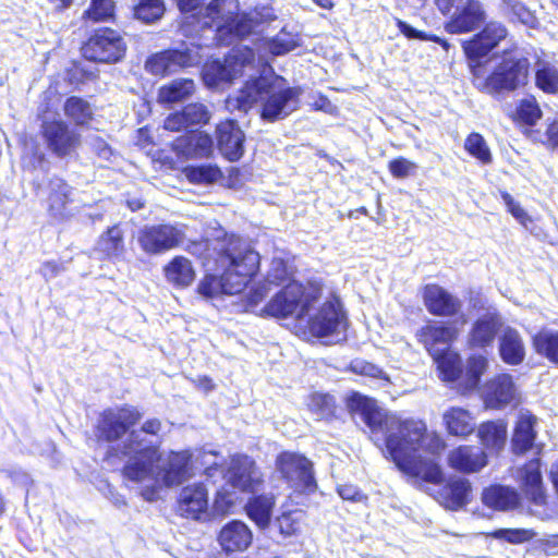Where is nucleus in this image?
<instances>
[{"instance_id":"1","label":"nucleus","mask_w":558,"mask_h":558,"mask_svg":"<svg viewBox=\"0 0 558 558\" xmlns=\"http://www.w3.org/2000/svg\"><path fill=\"white\" fill-rule=\"evenodd\" d=\"M347 408L355 422L369 428L378 447L385 445L400 471L427 483L442 482L444 473L435 457L444 450L445 442L436 433L427 432L423 421L403 420L359 392L347 398Z\"/></svg>"},{"instance_id":"2","label":"nucleus","mask_w":558,"mask_h":558,"mask_svg":"<svg viewBox=\"0 0 558 558\" xmlns=\"http://www.w3.org/2000/svg\"><path fill=\"white\" fill-rule=\"evenodd\" d=\"M206 274L197 292L206 299L242 292L259 267V253L252 246H190Z\"/></svg>"},{"instance_id":"3","label":"nucleus","mask_w":558,"mask_h":558,"mask_svg":"<svg viewBox=\"0 0 558 558\" xmlns=\"http://www.w3.org/2000/svg\"><path fill=\"white\" fill-rule=\"evenodd\" d=\"M280 76H258L248 80L234 97L227 101L229 108L246 113L256 102L263 101L260 118L266 122L286 119L299 107L300 87H282Z\"/></svg>"},{"instance_id":"4","label":"nucleus","mask_w":558,"mask_h":558,"mask_svg":"<svg viewBox=\"0 0 558 558\" xmlns=\"http://www.w3.org/2000/svg\"><path fill=\"white\" fill-rule=\"evenodd\" d=\"M161 427L158 418L147 420L141 428L132 429L118 446V452L128 458L123 475L129 481H149L153 484L156 482L155 463L160 460Z\"/></svg>"},{"instance_id":"5","label":"nucleus","mask_w":558,"mask_h":558,"mask_svg":"<svg viewBox=\"0 0 558 558\" xmlns=\"http://www.w3.org/2000/svg\"><path fill=\"white\" fill-rule=\"evenodd\" d=\"M531 62L521 48L504 50L481 89L496 97L515 92L529 83Z\"/></svg>"},{"instance_id":"6","label":"nucleus","mask_w":558,"mask_h":558,"mask_svg":"<svg viewBox=\"0 0 558 558\" xmlns=\"http://www.w3.org/2000/svg\"><path fill=\"white\" fill-rule=\"evenodd\" d=\"M507 35L508 31L504 24L492 21L486 23L483 29L470 40L463 41L462 48L473 76L478 77L481 75L489 53Z\"/></svg>"},{"instance_id":"7","label":"nucleus","mask_w":558,"mask_h":558,"mask_svg":"<svg viewBox=\"0 0 558 558\" xmlns=\"http://www.w3.org/2000/svg\"><path fill=\"white\" fill-rule=\"evenodd\" d=\"M82 56L96 63H117L126 53V43L120 32L110 27H100L93 32L83 44Z\"/></svg>"},{"instance_id":"8","label":"nucleus","mask_w":558,"mask_h":558,"mask_svg":"<svg viewBox=\"0 0 558 558\" xmlns=\"http://www.w3.org/2000/svg\"><path fill=\"white\" fill-rule=\"evenodd\" d=\"M192 457L190 450L171 451L167 461L160 468L155 464L156 482L154 484L149 481L138 482L145 484L141 490V496L147 501H154L158 497L160 483L166 486L183 483L190 476Z\"/></svg>"},{"instance_id":"9","label":"nucleus","mask_w":558,"mask_h":558,"mask_svg":"<svg viewBox=\"0 0 558 558\" xmlns=\"http://www.w3.org/2000/svg\"><path fill=\"white\" fill-rule=\"evenodd\" d=\"M255 61V52L252 48L244 46L233 49L222 60L215 59L206 63L202 71L205 85L216 88L222 83H231L242 73L245 65Z\"/></svg>"},{"instance_id":"10","label":"nucleus","mask_w":558,"mask_h":558,"mask_svg":"<svg viewBox=\"0 0 558 558\" xmlns=\"http://www.w3.org/2000/svg\"><path fill=\"white\" fill-rule=\"evenodd\" d=\"M201 62L199 48L183 44L180 48H170L149 56L145 61V70L153 75L165 76L196 66Z\"/></svg>"},{"instance_id":"11","label":"nucleus","mask_w":558,"mask_h":558,"mask_svg":"<svg viewBox=\"0 0 558 558\" xmlns=\"http://www.w3.org/2000/svg\"><path fill=\"white\" fill-rule=\"evenodd\" d=\"M310 299L302 283L292 281L283 286L260 310V316L287 318L296 314L298 318L308 313Z\"/></svg>"},{"instance_id":"12","label":"nucleus","mask_w":558,"mask_h":558,"mask_svg":"<svg viewBox=\"0 0 558 558\" xmlns=\"http://www.w3.org/2000/svg\"><path fill=\"white\" fill-rule=\"evenodd\" d=\"M141 418L140 411L131 405L106 409L97 423V437L107 442L117 441Z\"/></svg>"},{"instance_id":"13","label":"nucleus","mask_w":558,"mask_h":558,"mask_svg":"<svg viewBox=\"0 0 558 558\" xmlns=\"http://www.w3.org/2000/svg\"><path fill=\"white\" fill-rule=\"evenodd\" d=\"M276 468L295 490L310 493L316 488L312 463L304 456L281 452L276 459Z\"/></svg>"},{"instance_id":"14","label":"nucleus","mask_w":558,"mask_h":558,"mask_svg":"<svg viewBox=\"0 0 558 558\" xmlns=\"http://www.w3.org/2000/svg\"><path fill=\"white\" fill-rule=\"evenodd\" d=\"M257 17L258 13H241L228 16L221 24L217 25L216 40L220 46H230L251 35L263 22L276 19L271 10Z\"/></svg>"},{"instance_id":"15","label":"nucleus","mask_w":558,"mask_h":558,"mask_svg":"<svg viewBox=\"0 0 558 558\" xmlns=\"http://www.w3.org/2000/svg\"><path fill=\"white\" fill-rule=\"evenodd\" d=\"M41 135L47 148L59 158L71 155L80 144V134L61 119L44 120Z\"/></svg>"},{"instance_id":"16","label":"nucleus","mask_w":558,"mask_h":558,"mask_svg":"<svg viewBox=\"0 0 558 558\" xmlns=\"http://www.w3.org/2000/svg\"><path fill=\"white\" fill-rule=\"evenodd\" d=\"M486 17L482 1L464 0L451 12L444 27L447 33L454 35L472 33L485 23Z\"/></svg>"},{"instance_id":"17","label":"nucleus","mask_w":558,"mask_h":558,"mask_svg":"<svg viewBox=\"0 0 558 558\" xmlns=\"http://www.w3.org/2000/svg\"><path fill=\"white\" fill-rule=\"evenodd\" d=\"M308 332L315 338L339 336L345 329V317L332 302L323 304L307 320Z\"/></svg>"},{"instance_id":"18","label":"nucleus","mask_w":558,"mask_h":558,"mask_svg":"<svg viewBox=\"0 0 558 558\" xmlns=\"http://www.w3.org/2000/svg\"><path fill=\"white\" fill-rule=\"evenodd\" d=\"M217 147L229 161H238L244 154L245 134L235 120H226L216 126Z\"/></svg>"},{"instance_id":"19","label":"nucleus","mask_w":558,"mask_h":558,"mask_svg":"<svg viewBox=\"0 0 558 558\" xmlns=\"http://www.w3.org/2000/svg\"><path fill=\"white\" fill-rule=\"evenodd\" d=\"M225 476L231 486L242 492L253 490L260 481L255 462L244 454L231 458Z\"/></svg>"},{"instance_id":"20","label":"nucleus","mask_w":558,"mask_h":558,"mask_svg":"<svg viewBox=\"0 0 558 558\" xmlns=\"http://www.w3.org/2000/svg\"><path fill=\"white\" fill-rule=\"evenodd\" d=\"M213 137L202 131H191L177 137L173 142V150L178 156L187 159L209 158L214 153Z\"/></svg>"},{"instance_id":"21","label":"nucleus","mask_w":558,"mask_h":558,"mask_svg":"<svg viewBox=\"0 0 558 558\" xmlns=\"http://www.w3.org/2000/svg\"><path fill=\"white\" fill-rule=\"evenodd\" d=\"M208 492L204 484L187 485L182 488L178 499L180 515L193 520H201L207 514Z\"/></svg>"},{"instance_id":"22","label":"nucleus","mask_w":558,"mask_h":558,"mask_svg":"<svg viewBox=\"0 0 558 558\" xmlns=\"http://www.w3.org/2000/svg\"><path fill=\"white\" fill-rule=\"evenodd\" d=\"M483 398L486 407L490 409H501L510 404L517 398L512 376L500 374L490 379L484 388Z\"/></svg>"},{"instance_id":"23","label":"nucleus","mask_w":558,"mask_h":558,"mask_svg":"<svg viewBox=\"0 0 558 558\" xmlns=\"http://www.w3.org/2000/svg\"><path fill=\"white\" fill-rule=\"evenodd\" d=\"M470 492V482L466 478L454 476L435 492L434 498L446 509L457 511L469 504Z\"/></svg>"},{"instance_id":"24","label":"nucleus","mask_w":558,"mask_h":558,"mask_svg":"<svg viewBox=\"0 0 558 558\" xmlns=\"http://www.w3.org/2000/svg\"><path fill=\"white\" fill-rule=\"evenodd\" d=\"M47 190L50 215L56 219H65L69 215L68 205L74 201L75 189L64 179L53 175L48 181Z\"/></svg>"},{"instance_id":"25","label":"nucleus","mask_w":558,"mask_h":558,"mask_svg":"<svg viewBox=\"0 0 558 558\" xmlns=\"http://www.w3.org/2000/svg\"><path fill=\"white\" fill-rule=\"evenodd\" d=\"M451 469L465 474L477 473L487 464V454L475 446H460L448 454Z\"/></svg>"},{"instance_id":"26","label":"nucleus","mask_w":558,"mask_h":558,"mask_svg":"<svg viewBox=\"0 0 558 558\" xmlns=\"http://www.w3.org/2000/svg\"><path fill=\"white\" fill-rule=\"evenodd\" d=\"M502 329V319L497 312H487L473 324L469 333V344L472 348L490 347L497 332Z\"/></svg>"},{"instance_id":"27","label":"nucleus","mask_w":558,"mask_h":558,"mask_svg":"<svg viewBox=\"0 0 558 558\" xmlns=\"http://www.w3.org/2000/svg\"><path fill=\"white\" fill-rule=\"evenodd\" d=\"M253 534L250 527L242 521L228 522L218 535V542L226 553L244 551L252 544Z\"/></svg>"},{"instance_id":"28","label":"nucleus","mask_w":558,"mask_h":558,"mask_svg":"<svg viewBox=\"0 0 558 558\" xmlns=\"http://www.w3.org/2000/svg\"><path fill=\"white\" fill-rule=\"evenodd\" d=\"M518 480L526 497L535 505L545 501L539 459H532L518 470Z\"/></svg>"},{"instance_id":"29","label":"nucleus","mask_w":558,"mask_h":558,"mask_svg":"<svg viewBox=\"0 0 558 558\" xmlns=\"http://www.w3.org/2000/svg\"><path fill=\"white\" fill-rule=\"evenodd\" d=\"M209 118L210 114L206 106L198 102L190 104L167 117L163 128L171 132H180L190 126L206 124Z\"/></svg>"},{"instance_id":"30","label":"nucleus","mask_w":558,"mask_h":558,"mask_svg":"<svg viewBox=\"0 0 558 558\" xmlns=\"http://www.w3.org/2000/svg\"><path fill=\"white\" fill-rule=\"evenodd\" d=\"M424 303L428 312L437 316H453L462 305L459 299L436 284L425 287Z\"/></svg>"},{"instance_id":"31","label":"nucleus","mask_w":558,"mask_h":558,"mask_svg":"<svg viewBox=\"0 0 558 558\" xmlns=\"http://www.w3.org/2000/svg\"><path fill=\"white\" fill-rule=\"evenodd\" d=\"M498 351L508 365H519L525 357V347L521 335L512 327H505L498 338Z\"/></svg>"},{"instance_id":"32","label":"nucleus","mask_w":558,"mask_h":558,"mask_svg":"<svg viewBox=\"0 0 558 558\" xmlns=\"http://www.w3.org/2000/svg\"><path fill=\"white\" fill-rule=\"evenodd\" d=\"M537 417L527 410H521L511 439L513 452L521 454L532 449L535 438Z\"/></svg>"},{"instance_id":"33","label":"nucleus","mask_w":558,"mask_h":558,"mask_svg":"<svg viewBox=\"0 0 558 558\" xmlns=\"http://www.w3.org/2000/svg\"><path fill=\"white\" fill-rule=\"evenodd\" d=\"M418 339L434 357L448 351L454 330L445 325H427L418 331Z\"/></svg>"},{"instance_id":"34","label":"nucleus","mask_w":558,"mask_h":558,"mask_svg":"<svg viewBox=\"0 0 558 558\" xmlns=\"http://www.w3.org/2000/svg\"><path fill=\"white\" fill-rule=\"evenodd\" d=\"M482 500L485 506L498 510L508 511L520 504L518 493L508 486L493 485L484 489Z\"/></svg>"},{"instance_id":"35","label":"nucleus","mask_w":558,"mask_h":558,"mask_svg":"<svg viewBox=\"0 0 558 558\" xmlns=\"http://www.w3.org/2000/svg\"><path fill=\"white\" fill-rule=\"evenodd\" d=\"M140 244H181L183 233L171 225L145 227L141 231Z\"/></svg>"},{"instance_id":"36","label":"nucleus","mask_w":558,"mask_h":558,"mask_svg":"<svg viewBox=\"0 0 558 558\" xmlns=\"http://www.w3.org/2000/svg\"><path fill=\"white\" fill-rule=\"evenodd\" d=\"M449 434L454 436H468L473 433L475 422L469 411L462 408H451L442 415Z\"/></svg>"},{"instance_id":"37","label":"nucleus","mask_w":558,"mask_h":558,"mask_svg":"<svg viewBox=\"0 0 558 558\" xmlns=\"http://www.w3.org/2000/svg\"><path fill=\"white\" fill-rule=\"evenodd\" d=\"M195 92L192 78H177L160 87L158 98L162 104H175L189 99Z\"/></svg>"},{"instance_id":"38","label":"nucleus","mask_w":558,"mask_h":558,"mask_svg":"<svg viewBox=\"0 0 558 558\" xmlns=\"http://www.w3.org/2000/svg\"><path fill=\"white\" fill-rule=\"evenodd\" d=\"M165 274L167 280L179 288L189 287L195 278V271L191 262L181 256L173 258L165 267Z\"/></svg>"},{"instance_id":"39","label":"nucleus","mask_w":558,"mask_h":558,"mask_svg":"<svg viewBox=\"0 0 558 558\" xmlns=\"http://www.w3.org/2000/svg\"><path fill=\"white\" fill-rule=\"evenodd\" d=\"M275 506L272 495H259L250 499L245 509L247 515L262 529L268 526Z\"/></svg>"},{"instance_id":"40","label":"nucleus","mask_w":558,"mask_h":558,"mask_svg":"<svg viewBox=\"0 0 558 558\" xmlns=\"http://www.w3.org/2000/svg\"><path fill=\"white\" fill-rule=\"evenodd\" d=\"M478 436L486 448L498 451L505 446L507 425L502 421L486 422L480 426Z\"/></svg>"},{"instance_id":"41","label":"nucleus","mask_w":558,"mask_h":558,"mask_svg":"<svg viewBox=\"0 0 558 558\" xmlns=\"http://www.w3.org/2000/svg\"><path fill=\"white\" fill-rule=\"evenodd\" d=\"M63 111L76 125L87 124L94 114L90 104L80 96L68 97L63 105Z\"/></svg>"},{"instance_id":"42","label":"nucleus","mask_w":558,"mask_h":558,"mask_svg":"<svg viewBox=\"0 0 558 558\" xmlns=\"http://www.w3.org/2000/svg\"><path fill=\"white\" fill-rule=\"evenodd\" d=\"M441 377L446 381H454L462 375L461 359L448 351L434 356Z\"/></svg>"},{"instance_id":"43","label":"nucleus","mask_w":558,"mask_h":558,"mask_svg":"<svg viewBox=\"0 0 558 558\" xmlns=\"http://www.w3.org/2000/svg\"><path fill=\"white\" fill-rule=\"evenodd\" d=\"M293 274L294 266L289 260L275 256L267 274L266 281L269 282L270 286H286L287 283L294 281L292 279Z\"/></svg>"},{"instance_id":"44","label":"nucleus","mask_w":558,"mask_h":558,"mask_svg":"<svg viewBox=\"0 0 558 558\" xmlns=\"http://www.w3.org/2000/svg\"><path fill=\"white\" fill-rule=\"evenodd\" d=\"M534 345L539 354L558 364V331L543 330L534 337Z\"/></svg>"},{"instance_id":"45","label":"nucleus","mask_w":558,"mask_h":558,"mask_svg":"<svg viewBox=\"0 0 558 558\" xmlns=\"http://www.w3.org/2000/svg\"><path fill=\"white\" fill-rule=\"evenodd\" d=\"M165 11L163 0H138L134 7V16L149 24L160 20Z\"/></svg>"},{"instance_id":"46","label":"nucleus","mask_w":558,"mask_h":558,"mask_svg":"<svg viewBox=\"0 0 558 558\" xmlns=\"http://www.w3.org/2000/svg\"><path fill=\"white\" fill-rule=\"evenodd\" d=\"M535 83L545 93H557L558 69L547 62L539 63L535 73Z\"/></svg>"},{"instance_id":"47","label":"nucleus","mask_w":558,"mask_h":558,"mask_svg":"<svg viewBox=\"0 0 558 558\" xmlns=\"http://www.w3.org/2000/svg\"><path fill=\"white\" fill-rule=\"evenodd\" d=\"M186 178L193 183H214L222 177L219 167L215 165L190 166L185 169Z\"/></svg>"},{"instance_id":"48","label":"nucleus","mask_w":558,"mask_h":558,"mask_svg":"<svg viewBox=\"0 0 558 558\" xmlns=\"http://www.w3.org/2000/svg\"><path fill=\"white\" fill-rule=\"evenodd\" d=\"M465 150L484 165L493 160L490 149L485 138L476 132H472L464 142Z\"/></svg>"},{"instance_id":"49","label":"nucleus","mask_w":558,"mask_h":558,"mask_svg":"<svg viewBox=\"0 0 558 558\" xmlns=\"http://www.w3.org/2000/svg\"><path fill=\"white\" fill-rule=\"evenodd\" d=\"M502 1L512 21H518L527 27H534L537 24L536 16L523 2L519 0Z\"/></svg>"},{"instance_id":"50","label":"nucleus","mask_w":558,"mask_h":558,"mask_svg":"<svg viewBox=\"0 0 558 558\" xmlns=\"http://www.w3.org/2000/svg\"><path fill=\"white\" fill-rule=\"evenodd\" d=\"M542 110L534 97L520 100L515 110L517 119L530 126L535 125L542 118Z\"/></svg>"},{"instance_id":"51","label":"nucleus","mask_w":558,"mask_h":558,"mask_svg":"<svg viewBox=\"0 0 558 558\" xmlns=\"http://www.w3.org/2000/svg\"><path fill=\"white\" fill-rule=\"evenodd\" d=\"M308 409L318 418H327L333 415L336 409L335 398L328 393L315 392L310 397Z\"/></svg>"},{"instance_id":"52","label":"nucleus","mask_w":558,"mask_h":558,"mask_svg":"<svg viewBox=\"0 0 558 558\" xmlns=\"http://www.w3.org/2000/svg\"><path fill=\"white\" fill-rule=\"evenodd\" d=\"M487 364V359L483 355H473L468 360L465 371L466 388L474 389L477 387Z\"/></svg>"},{"instance_id":"53","label":"nucleus","mask_w":558,"mask_h":558,"mask_svg":"<svg viewBox=\"0 0 558 558\" xmlns=\"http://www.w3.org/2000/svg\"><path fill=\"white\" fill-rule=\"evenodd\" d=\"M490 536L510 544H522L533 539L536 533L529 529H498L495 530Z\"/></svg>"},{"instance_id":"54","label":"nucleus","mask_w":558,"mask_h":558,"mask_svg":"<svg viewBox=\"0 0 558 558\" xmlns=\"http://www.w3.org/2000/svg\"><path fill=\"white\" fill-rule=\"evenodd\" d=\"M303 513L300 510L284 512L276 520L278 529L283 536H292L301 530Z\"/></svg>"},{"instance_id":"55","label":"nucleus","mask_w":558,"mask_h":558,"mask_svg":"<svg viewBox=\"0 0 558 558\" xmlns=\"http://www.w3.org/2000/svg\"><path fill=\"white\" fill-rule=\"evenodd\" d=\"M114 12V3L112 0H92L84 16L88 20L99 22L109 20Z\"/></svg>"},{"instance_id":"56","label":"nucleus","mask_w":558,"mask_h":558,"mask_svg":"<svg viewBox=\"0 0 558 558\" xmlns=\"http://www.w3.org/2000/svg\"><path fill=\"white\" fill-rule=\"evenodd\" d=\"M269 292L270 284L266 280L252 286L245 295V310L253 312L257 305L265 300Z\"/></svg>"},{"instance_id":"57","label":"nucleus","mask_w":558,"mask_h":558,"mask_svg":"<svg viewBox=\"0 0 558 558\" xmlns=\"http://www.w3.org/2000/svg\"><path fill=\"white\" fill-rule=\"evenodd\" d=\"M298 46V39L292 36H288L283 32L270 38L269 40V50L276 56L286 54L294 50Z\"/></svg>"},{"instance_id":"58","label":"nucleus","mask_w":558,"mask_h":558,"mask_svg":"<svg viewBox=\"0 0 558 558\" xmlns=\"http://www.w3.org/2000/svg\"><path fill=\"white\" fill-rule=\"evenodd\" d=\"M97 76L96 72L82 65L74 63L66 72V80L71 85H82L86 82L94 80Z\"/></svg>"},{"instance_id":"59","label":"nucleus","mask_w":558,"mask_h":558,"mask_svg":"<svg viewBox=\"0 0 558 558\" xmlns=\"http://www.w3.org/2000/svg\"><path fill=\"white\" fill-rule=\"evenodd\" d=\"M417 168L416 163L404 158L398 157L389 161L388 169L396 179H405Z\"/></svg>"},{"instance_id":"60","label":"nucleus","mask_w":558,"mask_h":558,"mask_svg":"<svg viewBox=\"0 0 558 558\" xmlns=\"http://www.w3.org/2000/svg\"><path fill=\"white\" fill-rule=\"evenodd\" d=\"M227 232L226 230L217 222L213 221L208 225L205 230L203 244H213V242H217L218 244H234L232 239L226 241Z\"/></svg>"},{"instance_id":"61","label":"nucleus","mask_w":558,"mask_h":558,"mask_svg":"<svg viewBox=\"0 0 558 558\" xmlns=\"http://www.w3.org/2000/svg\"><path fill=\"white\" fill-rule=\"evenodd\" d=\"M500 196L508 208V211L520 222L525 225L529 219L525 210L520 206L519 203L506 191L500 192Z\"/></svg>"},{"instance_id":"62","label":"nucleus","mask_w":558,"mask_h":558,"mask_svg":"<svg viewBox=\"0 0 558 558\" xmlns=\"http://www.w3.org/2000/svg\"><path fill=\"white\" fill-rule=\"evenodd\" d=\"M396 25H397L399 32L408 39H418L422 41L428 40V36H429L428 33L413 27L412 25H410L408 22H405L403 20L396 19Z\"/></svg>"},{"instance_id":"63","label":"nucleus","mask_w":558,"mask_h":558,"mask_svg":"<svg viewBox=\"0 0 558 558\" xmlns=\"http://www.w3.org/2000/svg\"><path fill=\"white\" fill-rule=\"evenodd\" d=\"M352 369L355 373L373 378H381L384 376V372L381 368H379L375 364L365 361H354L352 363Z\"/></svg>"},{"instance_id":"64","label":"nucleus","mask_w":558,"mask_h":558,"mask_svg":"<svg viewBox=\"0 0 558 558\" xmlns=\"http://www.w3.org/2000/svg\"><path fill=\"white\" fill-rule=\"evenodd\" d=\"M337 490L339 496L344 500L362 501L365 498L361 490L352 484L339 485Z\"/></svg>"}]
</instances>
